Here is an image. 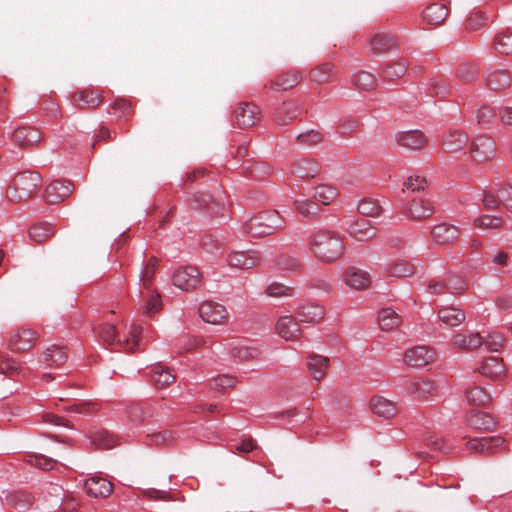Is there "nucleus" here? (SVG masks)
Returning <instances> with one entry per match:
<instances>
[{"instance_id": "58836bf2", "label": "nucleus", "mask_w": 512, "mask_h": 512, "mask_svg": "<svg viewBox=\"0 0 512 512\" xmlns=\"http://www.w3.org/2000/svg\"><path fill=\"white\" fill-rule=\"evenodd\" d=\"M483 343L479 333L463 334L457 333L452 338V345L464 351H470L481 346Z\"/></svg>"}, {"instance_id": "2f4dec72", "label": "nucleus", "mask_w": 512, "mask_h": 512, "mask_svg": "<svg viewBox=\"0 0 512 512\" xmlns=\"http://www.w3.org/2000/svg\"><path fill=\"white\" fill-rule=\"evenodd\" d=\"M368 47L373 54H382L396 47L393 36L387 33H377L369 41Z\"/></svg>"}, {"instance_id": "2eb2a0df", "label": "nucleus", "mask_w": 512, "mask_h": 512, "mask_svg": "<svg viewBox=\"0 0 512 512\" xmlns=\"http://www.w3.org/2000/svg\"><path fill=\"white\" fill-rule=\"evenodd\" d=\"M41 138L40 130L32 126H19L11 136L13 143L23 149L34 147L40 142Z\"/></svg>"}, {"instance_id": "13d9d810", "label": "nucleus", "mask_w": 512, "mask_h": 512, "mask_svg": "<svg viewBox=\"0 0 512 512\" xmlns=\"http://www.w3.org/2000/svg\"><path fill=\"white\" fill-rule=\"evenodd\" d=\"M323 141V134L318 130H308L296 137V142L305 147H312Z\"/></svg>"}, {"instance_id": "6ab92c4d", "label": "nucleus", "mask_w": 512, "mask_h": 512, "mask_svg": "<svg viewBox=\"0 0 512 512\" xmlns=\"http://www.w3.org/2000/svg\"><path fill=\"white\" fill-rule=\"evenodd\" d=\"M87 493L94 498H106L113 492V484L100 475H93L85 480Z\"/></svg>"}, {"instance_id": "e2e57ef3", "label": "nucleus", "mask_w": 512, "mask_h": 512, "mask_svg": "<svg viewBox=\"0 0 512 512\" xmlns=\"http://www.w3.org/2000/svg\"><path fill=\"white\" fill-rule=\"evenodd\" d=\"M237 379L234 376L223 374L218 375L210 381V387L215 390H224L235 387Z\"/></svg>"}, {"instance_id": "680f3d73", "label": "nucleus", "mask_w": 512, "mask_h": 512, "mask_svg": "<svg viewBox=\"0 0 512 512\" xmlns=\"http://www.w3.org/2000/svg\"><path fill=\"white\" fill-rule=\"evenodd\" d=\"M92 442L100 449H110L115 446L116 439L108 431L101 430L93 435Z\"/></svg>"}, {"instance_id": "69168bd1", "label": "nucleus", "mask_w": 512, "mask_h": 512, "mask_svg": "<svg viewBox=\"0 0 512 512\" xmlns=\"http://www.w3.org/2000/svg\"><path fill=\"white\" fill-rule=\"evenodd\" d=\"M486 21L487 17L485 16L484 13L478 11L473 12L466 20V28L472 31L479 30L485 26Z\"/></svg>"}, {"instance_id": "f704fd0d", "label": "nucleus", "mask_w": 512, "mask_h": 512, "mask_svg": "<svg viewBox=\"0 0 512 512\" xmlns=\"http://www.w3.org/2000/svg\"><path fill=\"white\" fill-rule=\"evenodd\" d=\"M448 16V9L445 5L434 3L426 7L422 13L423 20L434 26H439L444 23Z\"/></svg>"}, {"instance_id": "8fccbe9b", "label": "nucleus", "mask_w": 512, "mask_h": 512, "mask_svg": "<svg viewBox=\"0 0 512 512\" xmlns=\"http://www.w3.org/2000/svg\"><path fill=\"white\" fill-rule=\"evenodd\" d=\"M295 210L305 218H313L319 213V206L312 200L304 199V200H296L294 202Z\"/></svg>"}, {"instance_id": "bb28decb", "label": "nucleus", "mask_w": 512, "mask_h": 512, "mask_svg": "<svg viewBox=\"0 0 512 512\" xmlns=\"http://www.w3.org/2000/svg\"><path fill=\"white\" fill-rule=\"evenodd\" d=\"M188 205L194 210H207L211 216H216L223 205L216 202L211 195L206 193H197L188 201Z\"/></svg>"}, {"instance_id": "412c9836", "label": "nucleus", "mask_w": 512, "mask_h": 512, "mask_svg": "<svg viewBox=\"0 0 512 512\" xmlns=\"http://www.w3.org/2000/svg\"><path fill=\"white\" fill-rule=\"evenodd\" d=\"M460 236V229L457 226L441 223L435 225L431 231L433 241L440 245H449Z\"/></svg>"}, {"instance_id": "49530a36", "label": "nucleus", "mask_w": 512, "mask_h": 512, "mask_svg": "<svg viewBox=\"0 0 512 512\" xmlns=\"http://www.w3.org/2000/svg\"><path fill=\"white\" fill-rule=\"evenodd\" d=\"M158 268V259L156 257H150L145 264L141 274L140 282L143 288L151 290L153 284V278Z\"/></svg>"}, {"instance_id": "bf43d9fd", "label": "nucleus", "mask_w": 512, "mask_h": 512, "mask_svg": "<svg viewBox=\"0 0 512 512\" xmlns=\"http://www.w3.org/2000/svg\"><path fill=\"white\" fill-rule=\"evenodd\" d=\"M408 68V63L405 60H399L390 64L384 71V79L395 80L402 77Z\"/></svg>"}, {"instance_id": "4d7b16f0", "label": "nucleus", "mask_w": 512, "mask_h": 512, "mask_svg": "<svg viewBox=\"0 0 512 512\" xmlns=\"http://www.w3.org/2000/svg\"><path fill=\"white\" fill-rule=\"evenodd\" d=\"M504 220L500 216L482 215L475 219L474 225L482 230L499 229L503 226Z\"/></svg>"}, {"instance_id": "9d476101", "label": "nucleus", "mask_w": 512, "mask_h": 512, "mask_svg": "<svg viewBox=\"0 0 512 512\" xmlns=\"http://www.w3.org/2000/svg\"><path fill=\"white\" fill-rule=\"evenodd\" d=\"M466 446L469 450L482 454H493L506 449L505 440L500 436L473 438Z\"/></svg>"}, {"instance_id": "dca6fc26", "label": "nucleus", "mask_w": 512, "mask_h": 512, "mask_svg": "<svg viewBox=\"0 0 512 512\" xmlns=\"http://www.w3.org/2000/svg\"><path fill=\"white\" fill-rule=\"evenodd\" d=\"M37 333L30 328H18L10 336V344L13 350L25 352L30 350L37 342Z\"/></svg>"}, {"instance_id": "79ce46f5", "label": "nucleus", "mask_w": 512, "mask_h": 512, "mask_svg": "<svg viewBox=\"0 0 512 512\" xmlns=\"http://www.w3.org/2000/svg\"><path fill=\"white\" fill-rule=\"evenodd\" d=\"M68 358L65 347L52 345L44 352V362L50 367H59L66 362Z\"/></svg>"}, {"instance_id": "f257e3e1", "label": "nucleus", "mask_w": 512, "mask_h": 512, "mask_svg": "<svg viewBox=\"0 0 512 512\" xmlns=\"http://www.w3.org/2000/svg\"><path fill=\"white\" fill-rule=\"evenodd\" d=\"M307 242L310 253L321 263H333L344 254L342 237L336 231L330 229L312 231Z\"/></svg>"}, {"instance_id": "c03bdc74", "label": "nucleus", "mask_w": 512, "mask_h": 512, "mask_svg": "<svg viewBox=\"0 0 512 512\" xmlns=\"http://www.w3.org/2000/svg\"><path fill=\"white\" fill-rule=\"evenodd\" d=\"M378 322L382 330L392 331L400 326L401 318L392 308H384L379 312Z\"/></svg>"}, {"instance_id": "a18cd8bd", "label": "nucleus", "mask_w": 512, "mask_h": 512, "mask_svg": "<svg viewBox=\"0 0 512 512\" xmlns=\"http://www.w3.org/2000/svg\"><path fill=\"white\" fill-rule=\"evenodd\" d=\"M22 373L23 367L18 361L8 355H0V374L14 379Z\"/></svg>"}, {"instance_id": "0e129e2a", "label": "nucleus", "mask_w": 512, "mask_h": 512, "mask_svg": "<svg viewBox=\"0 0 512 512\" xmlns=\"http://www.w3.org/2000/svg\"><path fill=\"white\" fill-rule=\"evenodd\" d=\"M67 411L89 415L93 414L99 409V405L96 402L84 401L80 403H75L73 405L68 406Z\"/></svg>"}, {"instance_id": "4468645a", "label": "nucleus", "mask_w": 512, "mask_h": 512, "mask_svg": "<svg viewBox=\"0 0 512 512\" xmlns=\"http://www.w3.org/2000/svg\"><path fill=\"white\" fill-rule=\"evenodd\" d=\"M103 100L100 92L89 88L78 89L71 95L72 104L81 110H92L98 107Z\"/></svg>"}, {"instance_id": "774afa93", "label": "nucleus", "mask_w": 512, "mask_h": 512, "mask_svg": "<svg viewBox=\"0 0 512 512\" xmlns=\"http://www.w3.org/2000/svg\"><path fill=\"white\" fill-rule=\"evenodd\" d=\"M498 198L505 209L512 213V186H504L498 191Z\"/></svg>"}, {"instance_id": "338daca9", "label": "nucleus", "mask_w": 512, "mask_h": 512, "mask_svg": "<svg viewBox=\"0 0 512 512\" xmlns=\"http://www.w3.org/2000/svg\"><path fill=\"white\" fill-rule=\"evenodd\" d=\"M28 462L33 466H36L42 470L47 471L53 469L56 463L55 460H53L52 458H48L44 455H30L28 458Z\"/></svg>"}, {"instance_id": "6e6d98bb", "label": "nucleus", "mask_w": 512, "mask_h": 512, "mask_svg": "<svg viewBox=\"0 0 512 512\" xmlns=\"http://www.w3.org/2000/svg\"><path fill=\"white\" fill-rule=\"evenodd\" d=\"M230 354L232 358L241 362L257 358L259 351L253 347L238 345L231 349Z\"/></svg>"}, {"instance_id": "a878e982", "label": "nucleus", "mask_w": 512, "mask_h": 512, "mask_svg": "<svg viewBox=\"0 0 512 512\" xmlns=\"http://www.w3.org/2000/svg\"><path fill=\"white\" fill-rule=\"evenodd\" d=\"M486 86L493 91H502L511 85V76L508 70L490 69L485 75Z\"/></svg>"}, {"instance_id": "c85d7f7f", "label": "nucleus", "mask_w": 512, "mask_h": 512, "mask_svg": "<svg viewBox=\"0 0 512 512\" xmlns=\"http://www.w3.org/2000/svg\"><path fill=\"white\" fill-rule=\"evenodd\" d=\"M329 358L311 354L307 357V369L309 375L316 381H321L327 374L329 368Z\"/></svg>"}, {"instance_id": "de8ad7c7", "label": "nucleus", "mask_w": 512, "mask_h": 512, "mask_svg": "<svg viewBox=\"0 0 512 512\" xmlns=\"http://www.w3.org/2000/svg\"><path fill=\"white\" fill-rule=\"evenodd\" d=\"M467 401L472 405H485L491 399L489 393L480 386H473L465 391Z\"/></svg>"}, {"instance_id": "393cba45", "label": "nucleus", "mask_w": 512, "mask_h": 512, "mask_svg": "<svg viewBox=\"0 0 512 512\" xmlns=\"http://www.w3.org/2000/svg\"><path fill=\"white\" fill-rule=\"evenodd\" d=\"M468 142V136L460 130H450L445 133L441 140L442 149L448 153L462 150Z\"/></svg>"}, {"instance_id": "6e6552de", "label": "nucleus", "mask_w": 512, "mask_h": 512, "mask_svg": "<svg viewBox=\"0 0 512 512\" xmlns=\"http://www.w3.org/2000/svg\"><path fill=\"white\" fill-rule=\"evenodd\" d=\"M260 108L251 102H241L234 111V123L241 129L256 124L260 118Z\"/></svg>"}, {"instance_id": "09e8293b", "label": "nucleus", "mask_w": 512, "mask_h": 512, "mask_svg": "<svg viewBox=\"0 0 512 512\" xmlns=\"http://www.w3.org/2000/svg\"><path fill=\"white\" fill-rule=\"evenodd\" d=\"M494 45L500 54L512 55V32L507 30L497 34Z\"/></svg>"}, {"instance_id": "ddd939ff", "label": "nucleus", "mask_w": 512, "mask_h": 512, "mask_svg": "<svg viewBox=\"0 0 512 512\" xmlns=\"http://www.w3.org/2000/svg\"><path fill=\"white\" fill-rule=\"evenodd\" d=\"M436 359V352L428 346H416L405 352L404 361L411 367H422Z\"/></svg>"}, {"instance_id": "864d4df0", "label": "nucleus", "mask_w": 512, "mask_h": 512, "mask_svg": "<svg viewBox=\"0 0 512 512\" xmlns=\"http://www.w3.org/2000/svg\"><path fill=\"white\" fill-rule=\"evenodd\" d=\"M352 82L361 90H371L376 86V78L373 74L361 71L352 76Z\"/></svg>"}, {"instance_id": "cd10ccee", "label": "nucleus", "mask_w": 512, "mask_h": 512, "mask_svg": "<svg viewBox=\"0 0 512 512\" xmlns=\"http://www.w3.org/2000/svg\"><path fill=\"white\" fill-rule=\"evenodd\" d=\"M344 280L350 288L356 290L367 289L372 282L370 275L366 271L356 267H350L345 271Z\"/></svg>"}, {"instance_id": "7c9ffc66", "label": "nucleus", "mask_w": 512, "mask_h": 512, "mask_svg": "<svg viewBox=\"0 0 512 512\" xmlns=\"http://www.w3.org/2000/svg\"><path fill=\"white\" fill-rule=\"evenodd\" d=\"M56 233V228L49 222H38L33 224L28 235L31 241L42 244L51 239Z\"/></svg>"}, {"instance_id": "20e7f679", "label": "nucleus", "mask_w": 512, "mask_h": 512, "mask_svg": "<svg viewBox=\"0 0 512 512\" xmlns=\"http://www.w3.org/2000/svg\"><path fill=\"white\" fill-rule=\"evenodd\" d=\"M94 331L104 343L108 345L119 344L126 352L132 353L136 351L139 346L142 328L137 325H132L129 331L130 337L125 340L117 338L116 327L112 324H101L95 328Z\"/></svg>"}, {"instance_id": "e433bc0d", "label": "nucleus", "mask_w": 512, "mask_h": 512, "mask_svg": "<svg viewBox=\"0 0 512 512\" xmlns=\"http://www.w3.org/2000/svg\"><path fill=\"white\" fill-rule=\"evenodd\" d=\"M325 310L322 306L308 303L297 309V316L300 322L315 323L323 319Z\"/></svg>"}, {"instance_id": "603ef678", "label": "nucleus", "mask_w": 512, "mask_h": 512, "mask_svg": "<svg viewBox=\"0 0 512 512\" xmlns=\"http://www.w3.org/2000/svg\"><path fill=\"white\" fill-rule=\"evenodd\" d=\"M150 445H169L174 443L177 436L173 430H163L147 435Z\"/></svg>"}, {"instance_id": "a211bd4d", "label": "nucleus", "mask_w": 512, "mask_h": 512, "mask_svg": "<svg viewBox=\"0 0 512 512\" xmlns=\"http://www.w3.org/2000/svg\"><path fill=\"white\" fill-rule=\"evenodd\" d=\"M74 190L72 182L67 180L52 181L45 193V199L49 204H57L68 198Z\"/></svg>"}, {"instance_id": "c9c22d12", "label": "nucleus", "mask_w": 512, "mask_h": 512, "mask_svg": "<svg viewBox=\"0 0 512 512\" xmlns=\"http://www.w3.org/2000/svg\"><path fill=\"white\" fill-rule=\"evenodd\" d=\"M437 315L442 323L450 327L459 326L466 318L463 310L453 306L441 307Z\"/></svg>"}, {"instance_id": "f03ea898", "label": "nucleus", "mask_w": 512, "mask_h": 512, "mask_svg": "<svg viewBox=\"0 0 512 512\" xmlns=\"http://www.w3.org/2000/svg\"><path fill=\"white\" fill-rule=\"evenodd\" d=\"M285 227V220L276 210H266L251 216L243 225V232L254 238L272 235Z\"/></svg>"}, {"instance_id": "0eeeda50", "label": "nucleus", "mask_w": 512, "mask_h": 512, "mask_svg": "<svg viewBox=\"0 0 512 512\" xmlns=\"http://www.w3.org/2000/svg\"><path fill=\"white\" fill-rule=\"evenodd\" d=\"M199 316L201 319L212 325L225 324L229 318L227 309L214 301H204L199 306Z\"/></svg>"}, {"instance_id": "473e14b6", "label": "nucleus", "mask_w": 512, "mask_h": 512, "mask_svg": "<svg viewBox=\"0 0 512 512\" xmlns=\"http://www.w3.org/2000/svg\"><path fill=\"white\" fill-rule=\"evenodd\" d=\"M480 373L488 378L500 380L504 376L503 361L497 357L486 358L479 368Z\"/></svg>"}, {"instance_id": "ea45409f", "label": "nucleus", "mask_w": 512, "mask_h": 512, "mask_svg": "<svg viewBox=\"0 0 512 512\" xmlns=\"http://www.w3.org/2000/svg\"><path fill=\"white\" fill-rule=\"evenodd\" d=\"M301 112L299 105L293 102H284L276 110L275 119L279 125H287L296 119Z\"/></svg>"}, {"instance_id": "f3484780", "label": "nucleus", "mask_w": 512, "mask_h": 512, "mask_svg": "<svg viewBox=\"0 0 512 512\" xmlns=\"http://www.w3.org/2000/svg\"><path fill=\"white\" fill-rule=\"evenodd\" d=\"M321 171L320 164L310 158H302L296 160L290 170V174L294 177L307 181L315 178Z\"/></svg>"}, {"instance_id": "052dcab7", "label": "nucleus", "mask_w": 512, "mask_h": 512, "mask_svg": "<svg viewBox=\"0 0 512 512\" xmlns=\"http://www.w3.org/2000/svg\"><path fill=\"white\" fill-rule=\"evenodd\" d=\"M265 293L269 297H291L294 294V288L290 286H286L279 282H273L266 287Z\"/></svg>"}, {"instance_id": "39448f33", "label": "nucleus", "mask_w": 512, "mask_h": 512, "mask_svg": "<svg viewBox=\"0 0 512 512\" xmlns=\"http://www.w3.org/2000/svg\"><path fill=\"white\" fill-rule=\"evenodd\" d=\"M496 154V143L491 136L479 135L470 145V155L477 162H487Z\"/></svg>"}, {"instance_id": "7ed1b4c3", "label": "nucleus", "mask_w": 512, "mask_h": 512, "mask_svg": "<svg viewBox=\"0 0 512 512\" xmlns=\"http://www.w3.org/2000/svg\"><path fill=\"white\" fill-rule=\"evenodd\" d=\"M41 183V176L36 172L25 171L15 176L6 194L10 201L21 202L30 199Z\"/></svg>"}, {"instance_id": "a19ab883", "label": "nucleus", "mask_w": 512, "mask_h": 512, "mask_svg": "<svg viewBox=\"0 0 512 512\" xmlns=\"http://www.w3.org/2000/svg\"><path fill=\"white\" fill-rule=\"evenodd\" d=\"M176 376L172 371L160 364L155 365L151 370V381L157 388H164L172 384Z\"/></svg>"}, {"instance_id": "5701e85b", "label": "nucleus", "mask_w": 512, "mask_h": 512, "mask_svg": "<svg viewBox=\"0 0 512 512\" xmlns=\"http://www.w3.org/2000/svg\"><path fill=\"white\" fill-rule=\"evenodd\" d=\"M416 272V267L413 263L405 259L391 260L385 265L384 274L392 278H405L411 277Z\"/></svg>"}, {"instance_id": "5fc2aeb1", "label": "nucleus", "mask_w": 512, "mask_h": 512, "mask_svg": "<svg viewBox=\"0 0 512 512\" xmlns=\"http://www.w3.org/2000/svg\"><path fill=\"white\" fill-rule=\"evenodd\" d=\"M337 190L328 185H320L315 188L314 197L323 205L331 204L337 198Z\"/></svg>"}, {"instance_id": "4be33fe9", "label": "nucleus", "mask_w": 512, "mask_h": 512, "mask_svg": "<svg viewBox=\"0 0 512 512\" xmlns=\"http://www.w3.org/2000/svg\"><path fill=\"white\" fill-rule=\"evenodd\" d=\"M348 233L357 241H369L377 234V229L367 219H358L350 224Z\"/></svg>"}, {"instance_id": "423d86ee", "label": "nucleus", "mask_w": 512, "mask_h": 512, "mask_svg": "<svg viewBox=\"0 0 512 512\" xmlns=\"http://www.w3.org/2000/svg\"><path fill=\"white\" fill-rule=\"evenodd\" d=\"M173 285L183 291L196 289L201 283V273L195 266H184L173 274Z\"/></svg>"}, {"instance_id": "37998d69", "label": "nucleus", "mask_w": 512, "mask_h": 512, "mask_svg": "<svg viewBox=\"0 0 512 512\" xmlns=\"http://www.w3.org/2000/svg\"><path fill=\"white\" fill-rule=\"evenodd\" d=\"M336 67L331 62H326L315 67L310 73L311 81L317 84L328 83L335 74Z\"/></svg>"}, {"instance_id": "aec40b11", "label": "nucleus", "mask_w": 512, "mask_h": 512, "mask_svg": "<svg viewBox=\"0 0 512 512\" xmlns=\"http://www.w3.org/2000/svg\"><path fill=\"white\" fill-rule=\"evenodd\" d=\"M302 80V74L296 69H289L276 75L270 82V88L286 91L296 87Z\"/></svg>"}, {"instance_id": "4c0bfd02", "label": "nucleus", "mask_w": 512, "mask_h": 512, "mask_svg": "<svg viewBox=\"0 0 512 512\" xmlns=\"http://www.w3.org/2000/svg\"><path fill=\"white\" fill-rule=\"evenodd\" d=\"M469 427L476 430L489 431L496 426L495 419L484 412L473 411L467 417Z\"/></svg>"}, {"instance_id": "72a5a7b5", "label": "nucleus", "mask_w": 512, "mask_h": 512, "mask_svg": "<svg viewBox=\"0 0 512 512\" xmlns=\"http://www.w3.org/2000/svg\"><path fill=\"white\" fill-rule=\"evenodd\" d=\"M370 406L375 415L384 418H390L398 411L396 403L382 396L373 397Z\"/></svg>"}, {"instance_id": "c756f323", "label": "nucleus", "mask_w": 512, "mask_h": 512, "mask_svg": "<svg viewBox=\"0 0 512 512\" xmlns=\"http://www.w3.org/2000/svg\"><path fill=\"white\" fill-rule=\"evenodd\" d=\"M410 394L417 400H428L436 393V387L431 380L416 379L408 386Z\"/></svg>"}, {"instance_id": "1a4fd4ad", "label": "nucleus", "mask_w": 512, "mask_h": 512, "mask_svg": "<svg viewBox=\"0 0 512 512\" xmlns=\"http://www.w3.org/2000/svg\"><path fill=\"white\" fill-rule=\"evenodd\" d=\"M402 213L411 220L421 221L433 215L434 206L429 200L413 198L403 206Z\"/></svg>"}, {"instance_id": "b1692460", "label": "nucleus", "mask_w": 512, "mask_h": 512, "mask_svg": "<svg viewBox=\"0 0 512 512\" xmlns=\"http://www.w3.org/2000/svg\"><path fill=\"white\" fill-rule=\"evenodd\" d=\"M277 333L285 340L295 341L301 336L299 323L290 315L282 316L276 324Z\"/></svg>"}, {"instance_id": "f8f14e48", "label": "nucleus", "mask_w": 512, "mask_h": 512, "mask_svg": "<svg viewBox=\"0 0 512 512\" xmlns=\"http://www.w3.org/2000/svg\"><path fill=\"white\" fill-rule=\"evenodd\" d=\"M231 268L248 270L255 267L260 261V253L256 250L231 251L226 258Z\"/></svg>"}, {"instance_id": "9b49d317", "label": "nucleus", "mask_w": 512, "mask_h": 512, "mask_svg": "<svg viewBox=\"0 0 512 512\" xmlns=\"http://www.w3.org/2000/svg\"><path fill=\"white\" fill-rule=\"evenodd\" d=\"M397 144L408 150H422L428 143V137L421 130L400 131L395 134Z\"/></svg>"}, {"instance_id": "3c124183", "label": "nucleus", "mask_w": 512, "mask_h": 512, "mask_svg": "<svg viewBox=\"0 0 512 512\" xmlns=\"http://www.w3.org/2000/svg\"><path fill=\"white\" fill-rule=\"evenodd\" d=\"M358 211L364 216L378 217L382 212V207L376 199L365 198L359 202Z\"/></svg>"}]
</instances>
